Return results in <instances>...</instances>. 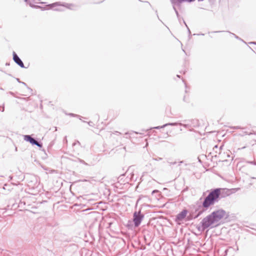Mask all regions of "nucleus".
Masks as SVG:
<instances>
[{
  "instance_id": "7",
  "label": "nucleus",
  "mask_w": 256,
  "mask_h": 256,
  "mask_svg": "<svg viewBox=\"0 0 256 256\" xmlns=\"http://www.w3.org/2000/svg\"><path fill=\"white\" fill-rule=\"evenodd\" d=\"M25 1H26V2H28V0H25Z\"/></svg>"
},
{
  "instance_id": "6",
  "label": "nucleus",
  "mask_w": 256,
  "mask_h": 256,
  "mask_svg": "<svg viewBox=\"0 0 256 256\" xmlns=\"http://www.w3.org/2000/svg\"><path fill=\"white\" fill-rule=\"evenodd\" d=\"M13 59L14 61L20 67L24 68L23 62L14 52L13 53Z\"/></svg>"
},
{
  "instance_id": "5",
  "label": "nucleus",
  "mask_w": 256,
  "mask_h": 256,
  "mask_svg": "<svg viewBox=\"0 0 256 256\" xmlns=\"http://www.w3.org/2000/svg\"><path fill=\"white\" fill-rule=\"evenodd\" d=\"M24 139L25 140L29 142L30 143H31L32 144H36V146H40V145L39 144V143L36 141L35 140H34L33 138H32L30 136H24Z\"/></svg>"
},
{
  "instance_id": "1",
  "label": "nucleus",
  "mask_w": 256,
  "mask_h": 256,
  "mask_svg": "<svg viewBox=\"0 0 256 256\" xmlns=\"http://www.w3.org/2000/svg\"><path fill=\"white\" fill-rule=\"evenodd\" d=\"M228 214L223 210H219L214 211L202 220V226L204 228H207L213 224H217L224 218H228Z\"/></svg>"
},
{
  "instance_id": "2",
  "label": "nucleus",
  "mask_w": 256,
  "mask_h": 256,
  "mask_svg": "<svg viewBox=\"0 0 256 256\" xmlns=\"http://www.w3.org/2000/svg\"><path fill=\"white\" fill-rule=\"evenodd\" d=\"M224 190L222 188H216L212 190L205 198L202 203L203 207L208 208L211 205L214 204L215 202L218 200L221 192Z\"/></svg>"
},
{
  "instance_id": "3",
  "label": "nucleus",
  "mask_w": 256,
  "mask_h": 256,
  "mask_svg": "<svg viewBox=\"0 0 256 256\" xmlns=\"http://www.w3.org/2000/svg\"><path fill=\"white\" fill-rule=\"evenodd\" d=\"M188 214V211L186 210H184L180 214H178L176 218V221L178 222H180L182 221L186 216Z\"/></svg>"
},
{
  "instance_id": "4",
  "label": "nucleus",
  "mask_w": 256,
  "mask_h": 256,
  "mask_svg": "<svg viewBox=\"0 0 256 256\" xmlns=\"http://www.w3.org/2000/svg\"><path fill=\"white\" fill-rule=\"evenodd\" d=\"M142 219V216H141L139 213L135 212L134 214V225L136 226H138L140 224L141 220Z\"/></svg>"
}]
</instances>
